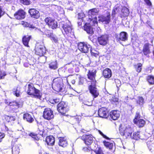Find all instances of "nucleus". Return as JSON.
I'll return each instance as SVG.
<instances>
[{
  "label": "nucleus",
  "instance_id": "1",
  "mask_svg": "<svg viewBox=\"0 0 154 154\" xmlns=\"http://www.w3.org/2000/svg\"><path fill=\"white\" fill-rule=\"evenodd\" d=\"M120 134L126 138H130L133 131L132 128L128 124L121 125L119 128Z\"/></svg>",
  "mask_w": 154,
  "mask_h": 154
},
{
  "label": "nucleus",
  "instance_id": "2",
  "mask_svg": "<svg viewBox=\"0 0 154 154\" xmlns=\"http://www.w3.org/2000/svg\"><path fill=\"white\" fill-rule=\"evenodd\" d=\"M63 28V30L62 32L63 33L64 35L65 36V34L68 36V38L70 37L71 38H73L74 37L73 32L72 31V28L71 23L68 20H66L65 22H62L60 24Z\"/></svg>",
  "mask_w": 154,
  "mask_h": 154
},
{
  "label": "nucleus",
  "instance_id": "3",
  "mask_svg": "<svg viewBox=\"0 0 154 154\" xmlns=\"http://www.w3.org/2000/svg\"><path fill=\"white\" fill-rule=\"evenodd\" d=\"M26 91L29 95L33 96L39 99H40L41 97V94L40 91L35 88L32 84H29L27 85Z\"/></svg>",
  "mask_w": 154,
  "mask_h": 154
},
{
  "label": "nucleus",
  "instance_id": "4",
  "mask_svg": "<svg viewBox=\"0 0 154 154\" xmlns=\"http://www.w3.org/2000/svg\"><path fill=\"white\" fill-rule=\"evenodd\" d=\"M88 21H90V22L86 23L84 26V30L87 33L92 34L93 33V30L90 25L95 26L96 24H97V18L96 17L93 18L91 16V17L89 18Z\"/></svg>",
  "mask_w": 154,
  "mask_h": 154
},
{
  "label": "nucleus",
  "instance_id": "5",
  "mask_svg": "<svg viewBox=\"0 0 154 154\" xmlns=\"http://www.w3.org/2000/svg\"><path fill=\"white\" fill-rule=\"evenodd\" d=\"M35 53L39 56H42L46 52V48L43 42H37L35 47Z\"/></svg>",
  "mask_w": 154,
  "mask_h": 154
},
{
  "label": "nucleus",
  "instance_id": "6",
  "mask_svg": "<svg viewBox=\"0 0 154 154\" xmlns=\"http://www.w3.org/2000/svg\"><path fill=\"white\" fill-rule=\"evenodd\" d=\"M52 87L54 89L57 91H62L63 87V83L61 80L58 78H56L54 79L52 84Z\"/></svg>",
  "mask_w": 154,
  "mask_h": 154
},
{
  "label": "nucleus",
  "instance_id": "7",
  "mask_svg": "<svg viewBox=\"0 0 154 154\" xmlns=\"http://www.w3.org/2000/svg\"><path fill=\"white\" fill-rule=\"evenodd\" d=\"M52 87L54 89L57 91H62L63 87V83L61 80L58 78H56L54 79L52 84Z\"/></svg>",
  "mask_w": 154,
  "mask_h": 154
},
{
  "label": "nucleus",
  "instance_id": "8",
  "mask_svg": "<svg viewBox=\"0 0 154 154\" xmlns=\"http://www.w3.org/2000/svg\"><path fill=\"white\" fill-rule=\"evenodd\" d=\"M43 117L45 119L50 120L54 118L53 111L50 108H45L43 112Z\"/></svg>",
  "mask_w": 154,
  "mask_h": 154
},
{
  "label": "nucleus",
  "instance_id": "9",
  "mask_svg": "<svg viewBox=\"0 0 154 154\" xmlns=\"http://www.w3.org/2000/svg\"><path fill=\"white\" fill-rule=\"evenodd\" d=\"M78 48L81 51L86 53L91 49V46L84 42H81L78 45Z\"/></svg>",
  "mask_w": 154,
  "mask_h": 154
},
{
  "label": "nucleus",
  "instance_id": "10",
  "mask_svg": "<svg viewBox=\"0 0 154 154\" xmlns=\"http://www.w3.org/2000/svg\"><path fill=\"white\" fill-rule=\"evenodd\" d=\"M58 111L62 114H65L68 110L67 105L63 101L61 102L57 106Z\"/></svg>",
  "mask_w": 154,
  "mask_h": 154
},
{
  "label": "nucleus",
  "instance_id": "11",
  "mask_svg": "<svg viewBox=\"0 0 154 154\" xmlns=\"http://www.w3.org/2000/svg\"><path fill=\"white\" fill-rule=\"evenodd\" d=\"M134 122L140 127H143L145 124V121L143 119H140L139 113L138 112H137L136 114Z\"/></svg>",
  "mask_w": 154,
  "mask_h": 154
},
{
  "label": "nucleus",
  "instance_id": "12",
  "mask_svg": "<svg viewBox=\"0 0 154 154\" xmlns=\"http://www.w3.org/2000/svg\"><path fill=\"white\" fill-rule=\"evenodd\" d=\"M95 85L91 84L88 87L90 92L92 94L94 98L97 97L99 94V92L97 91V88L95 87Z\"/></svg>",
  "mask_w": 154,
  "mask_h": 154
},
{
  "label": "nucleus",
  "instance_id": "13",
  "mask_svg": "<svg viewBox=\"0 0 154 154\" xmlns=\"http://www.w3.org/2000/svg\"><path fill=\"white\" fill-rule=\"evenodd\" d=\"M82 137L83 139L86 144L88 145H91L94 141L93 137L91 135H83Z\"/></svg>",
  "mask_w": 154,
  "mask_h": 154
},
{
  "label": "nucleus",
  "instance_id": "14",
  "mask_svg": "<svg viewBox=\"0 0 154 154\" xmlns=\"http://www.w3.org/2000/svg\"><path fill=\"white\" fill-rule=\"evenodd\" d=\"M98 115L100 117L103 118H107L109 115L108 112L105 108H101L99 109Z\"/></svg>",
  "mask_w": 154,
  "mask_h": 154
},
{
  "label": "nucleus",
  "instance_id": "15",
  "mask_svg": "<svg viewBox=\"0 0 154 154\" xmlns=\"http://www.w3.org/2000/svg\"><path fill=\"white\" fill-rule=\"evenodd\" d=\"M14 15L16 19L22 20L25 17V13L23 10H19L14 14Z\"/></svg>",
  "mask_w": 154,
  "mask_h": 154
},
{
  "label": "nucleus",
  "instance_id": "16",
  "mask_svg": "<svg viewBox=\"0 0 154 154\" xmlns=\"http://www.w3.org/2000/svg\"><path fill=\"white\" fill-rule=\"evenodd\" d=\"M120 116L119 111L117 110H114L111 111L110 113V117L113 120H117Z\"/></svg>",
  "mask_w": 154,
  "mask_h": 154
},
{
  "label": "nucleus",
  "instance_id": "17",
  "mask_svg": "<svg viewBox=\"0 0 154 154\" xmlns=\"http://www.w3.org/2000/svg\"><path fill=\"white\" fill-rule=\"evenodd\" d=\"M96 71L93 70L91 71H89L88 74V78L92 80L91 84H95V76L96 73Z\"/></svg>",
  "mask_w": 154,
  "mask_h": 154
},
{
  "label": "nucleus",
  "instance_id": "18",
  "mask_svg": "<svg viewBox=\"0 0 154 154\" xmlns=\"http://www.w3.org/2000/svg\"><path fill=\"white\" fill-rule=\"evenodd\" d=\"M5 103L7 105L10 106H14V108L17 109L22 106L21 104L17 102L16 101H13L12 102H10L9 100H5Z\"/></svg>",
  "mask_w": 154,
  "mask_h": 154
},
{
  "label": "nucleus",
  "instance_id": "19",
  "mask_svg": "<svg viewBox=\"0 0 154 154\" xmlns=\"http://www.w3.org/2000/svg\"><path fill=\"white\" fill-rule=\"evenodd\" d=\"M29 13L30 14L31 17L36 19L39 18L40 16L39 11L34 9H29Z\"/></svg>",
  "mask_w": 154,
  "mask_h": 154
},
{
  "label": "nucleus",
  "instance_id": "20",
  "mask_svg": "<svg viewBox=\"0 0 154 154\" xmlns=\"http://www.w3.org/2000/svg\"><path fill=\"white\" fill-rule=\"evenodd\" d=\"M98 21L102 22H105L106 24L109 23L110 22V14H108L106 17L101 16L98 17Z\"/></svg>",
  "mask_w": 154,
  "mask_h": 154
},
{
  "label": "nucleus",
  "instance_id": "21",
  "mask_svg": "<svg viewBox=\"0 0 154 154\" xmlns=\"http://www.w3.org/2000/svg\"><path fill=\"white\" fill-rule=\"evenodd\" d=\"M59 145L63 147L66 146L68 144V142L66 138L65 137H60L59 138Z\"/></svg>",
  "mask_w": 154,
  "mask_h": 154
},
{
  "label": "nucleus",
  "instance_id": "22",
  "mask_svg": "<svg viewBox=\"0 0 154 154\" xmlns=\"http://www.w3.org/2000/svg\"><path fill=\"white\" fill-rule=\"evenodd\" d=\"M23 119L24 120L30 123H32L34 120L32 116L28 113L23 114Z\"/></svg>",
  "mask_w": 154,
  "mask_h": 154
},
{
  "label": "nucleus",
  "instance_id": "23",
  "mask_svg": "<svg viewBox=\"0 0 154 154\" xmlns=\"http://www.w3.org/2000/svg\"><path fill=\"white\" fill-rule=\"evenodd\" d=\"M46 142L48 145L53 146L55 142L54 138L52 136H47L46 139Z\"/></svg>",
  "mask_w": 154,
  "mask_h": 154
},
{
  "label": "nucleus",
  "instance_id": "24",
  "mask_svg": "<svg viewBox=\"0 0 154 154\" xmlns=\"http://www.w3.org/2000/svg\"><path fill=\"white\" fill-rule=\"evenodd\" d=\"M103 75L105 78H109L111 76V71L110 69L108 68L105 69L103 72Z\"/></svg>",
  "mask_w": 154,
  "mask_h": 154
},
{
  "label": "nucleus",
  "instance_id": "25",
  "mask_svg": "<svg viewBox=\"0 0 154 154\" xmlns=\"http://www.w3.org/2000/svg\"><path fill=\"white\" fill-rule=\"evenodd\" d=\"M131 138L135 140H138L139 139L142 140H146V139L143 138L140 136V135L139 132H135L133 133L132 136Z\"/></svg>",
  "mask_w": 154,
  "mask_h": 154
},
{
  "label": "nucleus",
  "instance_id": "26",
  "mask_svg": "<svg viewBox=\"0 0 154 154\" xmlns=\"http://www.w3.org/2000/svg\"><path fill=\"white\" fill-rule=\"evenodd\" d=\"M147 145L149 151L154 154V144L151 141H148L147 142Z\"/></svg>",
  "mask_w": 154,
  "mask_h": 154
},
{
  "label": "nucleus",
  "instance_id": "27",
  "mask_svg": "<svg viewBox=\"0 0 154 154\" xmlns=\"http://www.w3.org/2000/svg\"><path fill=\"white\" fill-rule=\"evenodd\" d=\"M149 45V43H146L144 46L143 49V52L145 55H147L150 53Z\"/></svg>",
  "mask_w": 154,
  "mask_h": 154
},
{
  "label": "nucleus",
  "instance_id": "28",
  "mask_svg": "<svg viewBox=\"0 0 154 154\" xmlns=\"http://www.w3.org/2000/svg\"><path fill=\"white\" fill-rule=\"evenodd\" d=\"M99 11L98 8H95L90 10L88 12L89 15H94L97 14Z\"/></svg>",
  "mask_w": 154,
  "mask_h": 154
},
{
  "label": "nucleus",
  "instance_id": "29",
  "mask_svg": "<svg viewBox=\"0 0 154 154\" xmlns=\"http://www.w3.org/2000/svg\"><path fill=\"white\" fill-rule=\"evenodd\" d=\"M137 103L139 106H142L144 103L143 98L142 97H137L136 100Z\"/></svg>",
  "mask_w": 154,
  "mask_h": 154
},
{
  "label": "nucleus",
  "instance_id": "30",
  "mask_svg": "<svg viewBox=\"0 0 154 154\" xmlns=\"http://www.w3.org/2000/svg\"><path fill=\"white\" fill-rule=\"evenodd\" d=\"M6 120L8 122H12L15 120V117L14 116H9L5 115L4 116Z\"/></svg>",
  "mask_w": 154,
  "mask_h": 154
},
{
  "label": "nucleus",
  "instance_id": "31",
  "mask_svg": "<svg viewBox=\"0 0 154 154\" xmlns=\"http://www.w3.org/2000/svg\"><path fill=\"white\" fill-rule=\"evenodd\" d=\"M122 12L123 14V15L124 16H128L129 13L128 9L125 7H124L122 8Z\"/></svg>",
  "mask_w": 154,
  "mask_h": 154
},
{
  "label": "nucleus",
  "instance_id": "32",
  "mask_svg": "<svg viewBox=\"0 0 154 154\" xmlns=\"http://www.w3.org/2000/svg\"><path fill=\"white\" fill-rule=\"evenodd\" d=\"M21 24L24 27H29L32 29H36V28L32 25L24 21L21 22Z\"/></svg>",
  "mask_w": 154,
  "mask_h": 154
},
{
  "label": "nucleus",
  "instance_id": "33",
  "mask_svg": "<svg viewBox=\"0 0 154 154\" xmlns=\"http://www.w3.org/2000/svg\"><path fill=\"white\" fill-rule=\"evenodd\" d=\"M54 20L50 17L46 18L45 20V21L47 24L50 27L52 22Z\"/></svg>",
  "mask_w": 154,
  "mask_h": 154
},
{
  "label": "nucleus",
  "instance_id": "34",
  "mask_svg": "<svg viewBox=\"0 0 154 154\" xmlns=\"http://www.w3.org/2000/svg\"><path fill=\"white\" fill-rule=\"evenodd\" d=\"M103 143L106 147L109 148V149H111L113 147V144L112 143H111L105 141H103Z\"/></svg>",
  "mask_w": 154,
  "mask_h": 154
},
{
  "label": "nucleus",
  "instance_id": "35",
  "mask_svg": "<svg viewBox=\"0 0 154 154\" xmlns=\"http://www.w3.org/2000/svg\"><path fill=\"white\" fill-rule=\"evenodd\" d=\"M128 37V34L125 32H122L120 34L119 38H127Z\"/></svg>",
  "mask_w": 154,
  "mask_h": 154
},
{
  "label": "nucleus",
  "instance_id": "36",
  "mask_svg": "<svg viewBox=\"0 0 154 154\" xmlns=\"http://www.w3.org/2000/svg\"><path fill=\"white\" fill-rule=\"evenodd\" d=\"M107 39H97V42L100 45H105L107 43Z\"/></svg>",
  "mask_w": 154,
  "mask_h": 154
},
{
  "label": "nucleus",
  "instance_id": "37",
  "mask_svg": "<svg viewBox=\"0 0 154 154\" xmlns=\"http://www.w3.org/2000/svg\"><path fill=\"white\" fill-rule=\"evenodd\" d=\"M147 80L148 82L151 84H154V77L150 75L148 76Z\"/></svg>",
  "mask_w": 154,
  "mask_h": 154
},
{
  "label": "nucleus",
  "instance_id": "38",
  "mask_svg": "<svg viewBox=\"0 0 154 154\" xmlns=\"http://www.w3.org/2000/svg\"><path fill=\"white\" fill-rule=\"evenodd\" d=\"M12 152L13 154H18L19 152V149L16 146H13L12 148Z\"/></svg>",
  "mask_w": 154,
  "mask_h": 154
},
{
  "label": "nucleus",
  "instance_id": "39",
  "mask_svg": "<svg viewBox=\"0 0 154 154\" xmlns=\"http://www.w3.org/2000/svg\"><path fill=\"white\" fill-rule=\"evenodd\" d=\"M57 26L58 25L57 22L54 20L52 22L50 27H51L52 29H56L57 27Z\"/></svg>",
  "mask_w": 154,
  "mask_h": 154
},
{
  "label": "nucleus",
  "instance_id": "40",
  "mask_svg": "<svg viewBox=\"0 0 154 154\" xmlns=\"http://www.w3.org/2000/svg\"><path fill=\"white\" fill-rule=\"evenodd\" d=\"M49 67L51 69H55L57 68L56 62H52L49 64Z\"/></svg>",
  "mask_w": 154,
  "mask_h": 154
},
{
  "label": "nucleus",
  "instance_id": "41",
  "mask_svg": "<svg viewBox=\"0 0 154 154\" xmlns=\"http://www.w3.org/2000/svg\"><path fill=\"white\" fill-rule=\"evenodd\" d=\"M20 88H17L16 89H14L13 94L17 97H19L20 95Z\"/></svg>",
  "mask_w": 154,
  "mask_h": 154
},
{
  "label": "nucleus",
  "instance_id": "42",
  "mask_svg": "<svg viewBox=\"0 0 154 154\" xmlns=\"http://www.w3.org/2000/svg\"><path fill=\"white\" fill-rule=\"evenodd\" d=\"M6 75V74L5 71L0 69V79H4Z\"/></svg>",
  "mask_w": 154,
  "mask_h": 154
},
{
  "label": "nucleus",
  "instance_id": "43",
  "mask_svg": "<svg viewBox=\"0 0 154 154\" xmlns=\"http://www.w3.org/2000/svg\"><path fill=\"white\" fill-rule=\"evenodd\" d=\"M20 2L24 5H28L30 4L29 0H20Z\"/></svg>",
  "mask_w": 154,
  "mask_h": 154
},
{
  "label": "nucleus",
  "instance_id": "44",
  "mask_svg": "<svg viewBox=\"0 0 154 154\" xmlns=\"http://www.w3.org/2000/svg\"><path fill=\"white\" fill-rule=\"evenodd\" d=\"M30 136L34 140H39V138L38 137L37 135L34 133H30L29 134Z\"/></svg>",
  "mask_w": 154,
  "mask_h": 154
},
{
  "label": "nucleus",
  "instance_id": "45",
  "mask_svg": "<svg viewBox=\"0 0 154 154\" xmlns=\"http://www.w3.org/2000/svg\"><path fill=\"white\" fill-rule=\"evenodd\" d=\"M29 39H22V42L23 45L29 47L28 43Z\"/></svg>",
  "mask_w": 154,
  "mask_h": 154
},
{
  "label": "nucleus",
  "instance_id": "46",
  "mask_svg": "<svg viewBox=\"0 0 154 154\" xmlns=\"http://www.w3.org/2000/svg\"><path fill=\"white\" fill-rule=\"evenodd\" d=\"M79 85H83L85 80L84 78L80 77L79 78Z\"/></svg>",
  "mask_w": 154,
  "mask_h": 154
},
{
  "label": "nucleus",
  "instance_id": "47",
  "mask_svg": "<svg viewBox=\"0 0 154 154\" xmlns=\"http://www.w3.org/2000/svg\"><path fill=\"white\" fill-rule=\"evenodd\" d=\"M83 103L86 105H87L88 106H91L92 105V101H89L87 100H85L84 101Z\"/></svg>",
  "mask_w": 154,
  "mask_h": 154
},
{
  "label": "nucleus",
  "instance_id": "48",
  "mask_svg": "<svg viewBox=\"0 0 154 154\" xmlns=\"http://www.w3.org/2000/svg\"><path fill=\"white\" fill-rule=\"evenodd\" d=\"M110 36L109 35L107 34H105L101 35L100 38L98 37V38H110Z\"/></svg>",
  "mask_w": 154,
  "mask_h": 154
},
{
  "label": "nucleus",
  "instance_id": "49",
  "mask_svg": "<svg viewBox=\"0 0 154 154\" xmlns=\"http://www.w3.org/2000/svg\"><path fill=\"white\" fill-rule=\"evenodd\" d=\"M142 64L141 63H139L138 64L137 68V71L139 72H140L141 70V66Z\"/></svg>",
  "mask_w": 154,
  "mask_h": 154
},
{
  "label": "nucleus",
  "instance_id": "50",
  "mask_svg": "<svg viewBox=\"0 0 154 154\" xmlns=\"http://www.w3.org/2000/svg\"><path fill=\"white\" fill-rule=\"evenodd\" d=\"M99 133L104 138L106 139H108L109 138L107 137L106 135H105L100 131L98 130V131Z\"/></svg>",
  "mask_w": 154,
  "mask_h": 154
},
{
  "label": "nucleus",
  "instance_id": "51",
  "mask_svg": "<svg viewBox=\"0 0 154 154\" xmlns=\"http://www.w3.org/2000/svg\"><path fill=\"white\" fill-rule=\"evenodd\" d=\"M60 101V100L59 99H54L51 101V103L53 104L57 103Z\"/></svg>",
  "mask_w": 154,
  "mask_h": 154
},
{
  "label": "nucleus",
  "instance_id": "52",
  "mask_svg": "<svg viewBox=\"0 0 154 154\" xmlns=\"http://www.w3.org/2000/svg\"><path fill=\"white\" fill-rule=\"evenodd\" d=\"M96 154H103L102 150L100 149L99 148L98 150L96 151Z\"/></svg>",
  "mask_w": 154,
  "mask_h": 154
},
{
  "label": "nucleus",
  "instance_id": "53",
  "mask_svg": "<svg viewBox=\"0 0 154 154\" xmlns=\"http://www.w3.org/2000/svg\"><path fill=\"white\" fill-rule=\"evenodd\" d=\"M90 52L91 53V55L92 56H94L96 57L97 55V53H95L93 52V51H94V50H91V48L90 49Z\"/></svg>",
  "mask_w": 154,
  "mask_h": 154
},
{
  "label": "nucleus",
  "instance_id": "54",
  "mask_svg": "<svg viewBox=\"0 0 154 154\" xmlns=\"http://www.w3.org/2000/svg\"><path fill=\"white\" fill-rule=\"evenodd\" d=\"M5 135L4 133L0 132V142L2 141V139L5 137Z\"/></svg>",
  "mask_w": 154,
  "mask_h": 154
},
{
  "label": "nucleus",
  "instance_id": "55",
  "mask_svg": "<svg viewBox=\"0 0 154 154\" xmlns=\"http://www.w3.org/2000/svg\"><path fill=\"white\" fill-rule=\"evenodd\" d=\"M31 38V35H27L24 36L22 38Z\"/></svg>",
  "mask_w": 154,
  "mask_h": 154
},
{
  "label": "nucleus",
  "instance_id": "56",
  "mask_svg": "<svg viewBox=\"0 0 154 154\" xmlns=\"http://www.w3.org/2000/svg\"><path fill=\"white\" fill-rule=\"evenodd\" d=\"M4 12L3 11L0 7V18L1 17L4 15Z\"/></svg>",
  "mask_w": 154,
  "mask_h": 154
},
{
  "label": "nucleus",
  "instance_id": "57",
  "mask_svg": "<svg viewBox=\"0 0 154 154\" xmlns=\"http://www.w3.org/2000/svg\"><path fill=\"white\" fill-rule=\"evenodd\" d=\"M115 13H116V9H114L113 10V11H112V14L114 15V14H115Z\"/></svg>",
  "mask_w": 154,
  "mask_h": 154
},
{
  "label": "nucleus",
  "instance_id": "58",
  "mask_svg": "<svg viewBox=\"0 0 154 154\" xmlns=\"http://www.w3.org/2000/svg\"><path fill=\"white\" fill-rule=\"evenodd\" d=\"M147 4H148L149 5H151V3L150 2V1L149 0V2L146 1Z\"/></svg>",
  "mask_w": 154,
  "mask_h": 154
},
{
  "label": "nucleus",
  "instance_id": "59",
  "mask_svg": "<svg viewBox=\"0 0 154 154\" xmlns=\"http://www.w3.org/2000/svg\"><path fill=\"white\" fill-rule=\"evenodd\" d=\"M127 39H119L118 40V41L119 42L120 40H122V41H125Z\"/></svg>",
  "mask_w": 154,
  "mask_h": 154
},
{
  "label": "nucleus",
  "instance_id": "60",
  "mask_svg": "<svg viewBox=\"0 0 154 154\" xmlns=\"http://www.w3.org/2000/svg\"><path fill=\"white\" fill-rule=\"evenodd\" d=\"M72 83L73 84H74L75 83V80H73L72 81Z\"/></svg>",
  "mask_w": 154,
  "mask_h": 154
},
{
  "label": "nucleus",
  "instance_id": "61",
  "mask_svg": "<svg viewBox=\"0 0 154 154\" xmlns=\"http://www.w3.org/2000/svg\"><path fill=\"white\" fill-rule=\"evenodd\" d=\"M117 82H119V83H120V82L119 80H117Z\"/></svg>",
  "mask_w": 154,
  "mask_h": 154
},
{
  "label": "nucleus",
  "instance_id": "62",
  "mask_svg": "<svg viewBox=\"0 0 154 154\" xmlns=\"http://www.w3.org/2000/svg\"><path fill=\"white\" fill-rule=\"evenodd\" d=\"M6 1L8 2H10V1L11 0H6Z\"/></svg>",
  "mask_w": 154,
  "mask_h": 154
},
{
  "label": "nucleus",
  "instance_id": "63",
  "mask_svg": "<svg viewBox=\"0 0 154 154\" xmlns=\"http://www.w3.org/2000/svg\"><path fill=\"white\" fill-rule=\"evenodd\" d=\"M54 40V41L55 42L56 41V40H57V39H53Z\"/></svg>",
  "mask_w": 154,
  "mask_h": 154
},
{
  "label": "nucleus",
  "instance_id": "64",
  "mask_svg": "<svg viewBox=\"0 0 154 154\" xmlns=\"http://www.w3.org/2000/svg\"><path fill=\"white\" fill-rule=\"evenodd\" d=\"M44 154H48V153H46V152H45V153H44Z\"/></svg>",
  "mask_w": 154,
  "mask_h": 154
}]
</instances>
